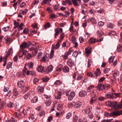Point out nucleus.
Returning a JSON list of instances; mask_svg holds the SVG:
<instances>
[{"label": "nucleus", "mask_w": 122, "mask_h": 122, "mask_svg": "<svg viewBox=\"0 0 122 122\" xmlns=\"http://www.w3.org/2000/svg\"><path fill=\"white\" fill-rule=\"evenodd\" d=\"M70 91H66V96L68 97V99L70 101H71L72 100L74 97L75 95V93L74 92L72 91L69 94Z\"/></svg>", "instance_id": "1"}, {"label": "nucleus", "mask_w": 122, "mask_h": 122, "mask_svg": "<svg viewBox=\"0 0 122 122\" xmlns=\"http://www.w3.org/2000/svg\"><path fill=\"white\" fill-rule=\"evenodd\" d=\"M70 105L71 106L70 107H72L75 106L76 108H79L82 105L81 102L80 101L76 103L73 102L70 104Z\"/></svg>", "instance_id": "2"}, {"label": "nucleus", "mask_w": 122, "mask_h": 122, "mask_svg": "<svg viewBox=\"0 0 122 122\" xmlns=\"http://www.w3.org/2000/svg\"><path fill=\"white\" fill-rule=\"evenodd\" d=\"M96 88L97 90L99 91H102L103 90H105L106 89L105 85L101 83H98Z\"/></svg>", "instance_id": "3"}, {"label": "nucleus", "mask_w": 122, "mask_h": 122, "mask_svg": "<svg viewBox=\"0 0 122 122\" xmlns=\"http://www.w3.org/2000/svg\"><path fill=\"white\" fill-rule=\"evenodd\" d=\"M55 33L54 34V36L55 39L57 38L59 33H61L62 32L63 29L62 28H56L54 30Z\"/></svg>", "instance_id": "4"}, {"label": "nucleus", "mask_w": 122, "mask_h": 122, "mask_svg": "<svg viewBox=\"0 0 122 122\" xmlns=\"http://www.w3.org/2000/svg\"><path fill=\"white\" fill-rule=\"evenodd\" d=\"M31 44L30 42H29L28 43H27L25 42H24L20 45V48L21 49H22L24 48H27L30 46V44Z\"/></svg>", "instance_id": "5"}, {"label": "nucleus", "mask_w": 122, "mask_h": 122, "mask_svg": "<svg viewBox=\"0 0 122 122\" xmlns=\"http://www.w3.org/2000/svg\"><path fill=\"white\" fill-rule=\"evenodd\" d=\"M92 109V107L90 106H88L82 110L86 114L90 113Z\"/></svg>", "instance_id": "6"}, {"label": "nucleus", "mask_w": 122, "mask_h": 122, "mask_svg": "<svg viewBox=\"0 0 122 122\" xmlns=\"http://www.w3.org/2000/svg\"><path fill=\"white\" fill-rule=\"evenodd\" d=\"M64 92L65 91L62 90H61L60 91H58L55 96V98L57 99H60L61 98L62 93H64Z\"/></svg>", "instance_id": "7"}, {"label": "nucleus", "mask_w": 122, "mask_h": 122, "mask_svg": "<svg viewBox=\"0 0 122 122\" xmlns=\"http://www.w3.org/2000/svg\"><path fill=\"white\" fill-rule=\"evenodd\" d=\"M53 67L52 65L49 66L47 68H46L45 69L44 71L45 74H47L49 73V72L53 70Z\"/></svg>", "instance_id": "8"}, {"label": "nucleus", "mask_w": 122, "mask_h": 122, "mask_svg": "<svg viewBox=\"0 0 122 122\" xmlns=\"http://www.w3.org/2000/svg\"><path fill=\"white\" fill-rule=\"evenodd\" d=\"M71 40L72 42L75 45L73 46V47L75 48H77L78 46V43L76 42V37L75 36H73L71 38Z\"/></svg>", "instance_id": "9"}, {"label": "nucleus", "mask_w": 122, "mask_h": 122, "mask_svg": "<svg viewBox=\"0 0 122 122\" xmlns=\"http://www.w3.org/2000/svg\"><path fill=\"white\" fill-rule=\"evenodd\" d=\"M101 74V72L100 71L99 68H97L96 69V71L95 72H94V76L95 78L96 77H100Z\"/></svg>", "instance_id": "10"}, {"label": "nucleus", "mask_w": 122, "mask_h": 122, "mask_svg": "<svg viewBox=\"0 0 122 122\" xmlns=\"http://www.w3.org/2000/svg\"><path fill=\"white\" fill-rule=\"evenodd\" d=\"M45 69L44 67L41 65L39 66L36 68V70L38 72H43L45 73L44 71Z\"/></svg>", "instance_id": "11"}, {"label": "nucleus", "mask_w": 122, "mask_h": 122, "mask_svg": "<svg viewBox=\"0 0 122 122\" xmlns=\"http://www.w3.org/2000/svg\"><path fill=\"white\" fill-rule=\"evenodd\" d=\"M13 95L10 98H15L16 96L19 94L18 92L17 89L16 88H14L13 90Z\"/></svg>", "instance_id": "12"}, {"label": "nucleus", "mask_w": 122, "mask_h": 122, "mask_svg": "<svg viewBox=\"0 0 122 122\" xmlns=\"http://www.w3.org/2000/svg\"><path fill=\"white\" fill-rule=\"evenodd\" d=\"M90 95L92 98H95L97 97L98 95V93L95 90H93L90 93Z\"/></svg>", "instance_id": "13"}, {"label": "nucleus", "mask_w": 122, "mask_h": 122, "mask_svg": "<svg viewBox=\"0 0 122 122\" xmlns=\"http://www.w3.org/2000/svg\"><path fill=\"white\" fill-rule=\"evenodd\" d=\"M25 85V83L23 81L20 80L18 81L17 85L18 87L20 88L23 87Z\"/></svg>", "instance_id": "14"}, {"label": "nucleus", "mask_w": 122, "mask_h": 122, "mask_svg": "<svg viewBox=\"0 0 122 122\" xmlns=\"http://www.w3.org/2000/svg\"><path fill=\"white\" fill-rule=\"evenodd\" d=\"M73 61L70 58L68 59L67 61V65L70 67H72L73 64Z\"/></svg>", "instance_id": "15"}, {"label": "nucleus", "mask_w": 122, "mask_h": 122, "mask_svg": "<svg viewBox=\"0 0 122 122\" xmlns=\"http://www.w3.org/2000/svg\"><path fill=\"white\" fill-rule=\"evenodd\" d=\"M87 95V92L86 91L82 90L80 91L79 93V95L81 97H84Z\"/></svg>", "instance_id": "16"}, {"label": "nucleus", "mask_w": 122, "mask_h": 122, "mask_svg": "<svg viewBox=\"0 0 122 122\" xmlns=\"http://www.w3.org/2000/svg\"><path fill=\"white\" fill-rule=\"evenodd\" d=\"M105 96L107 98L111 99H113L115 98V97L113 96L112 93V94L109 93L106 94Z\"/></svg>", "instance_id": "17"}, {"label": "nucleus", "mask_w": 122, "mask_h": 122, "mask_svg": "<svg viewBox=\"0 0 122 122\" xmlns=\"http://www.w3.org/2000/svg\"><path fill=\"white\" fill-rule=\"evenodd\" d=\"M94 86L92 85H91L87 87L86 89V92L87 93L90 92L91 91H93V89L94 88Z\"/></svg>", "instance_id": "18"}, {"label": "nucleus", "mask_w": 122, "mask_h": 122, "mask_svg": "<svg viewBox=\"0 0 122 122\" xmlns=\"http://www.w3.org/2000/svg\"><path fill=\"white\" fill-rule=\"evenodd\" d=\"M96 39L93 37L90 38L88 42V43L90 44L96 42Z\"/></svg>", "instance_id": "19"}, {"label": "nucleus", "mask_w": 122, "mask_h": 122, "mask_svg": "<svg viewBox=\"0 0 122 122\" xmlns=\"http://www.w3.org/2000/svg\"><path fill=\"white\" fill-rule=\"evenodd\" d=\"M104 32L101 30H98L97 32V34L98 37H100L102 36L104 34Z\"/></svg>", "instance_id": "20"}, {"label": "nucleus", "mask_w": 122, "mask_h": 122, "mask_svg": "<svg viewBox=\"0 0 122 122\" xmlns=\"http://www.w3.org/2000/svg\"><path fill=\"white\" fill-rule=\"evenodd\" d=\"M17 76L21 78H24L25 76V74L21 72H18Z\"/></svg>", "instance_id": "21"}, {"label": "nucleus", "mask_w": 122, "mask_h": 122, "mask_svg": "<svg viewBox=\"0 0 122 122\" xmlns=\"http://www.w3.org/2000/svg\"><path fill=\"white\" fill-rule=\"evenodd\" d=\"M37 90L40 94H41L43 92V87H41L39 86L37 88Z\"/></svg>", "instance_id": "22"}, {"label": "nucleus", "mask_w": 122, "mask_h": 122, "mask_svg": "<svg viewBox=\"0 0 122 122\" xmlns=\"http://www.w3.org/2000/svg\"><path fill=\"white\" fill-rule=\"evenodd\" d=\"M107 26L109 28L112 29L114 26V25L111 22H108L107 24Z\"/></svg>", "instance_id": "23"}, {"label": "nucleus", "mask_w": 122, "mask_h": 122, "mask_svg": "<svg viewBox=\"0 0 122 122\" xmlns=\"http://www.w3.org/2000/svg\"><path fill=\"white\" fill-rule=\"evenodd\" d=\"M8 58V52H6V56H5L3 58V61L4 62V64H3V65L4 66H5L6 64V60Z\"/></svg>", "instance_id": "24"}, {"label": "nucleus", "mask_w": 122, "mask_h": 122, "mask_svg": "<svg viewBox=\"0 0 122 122\" xmlns=\"http://www.w3.org/2000/svg\"><path fill=\"white\" fill-rule=\"evenodd\" d=\"M117 104L116 102H112V107L115 109H117Z\"/></svg>", "instance_id": "25"}, {"label": "nucleus", "mask_w": 122, "mask_h": 122, "mask_svg": "<svg viewBox=\"0 0 122 122\" xmlns=\"http://www.w3.org/2000/svg\"><path fill=\"white\" fill-rule=\"evenodd\" d=\"M63 72L66 73L68 72L69 71V68L67 66H65L63 68L62 70Z\"/></svg>", "instance_id": "26"}, {"label": "nucleus", "mask_w": 122, "mask_h": 122, "mask_svg": "<svg viewBox=\"0 0 122 122\" xmlns=\"http://www.w3.org/2000/svg\"><path fill=\"white\" fill-rule=\"evenodd\" d=\"M15 117L19 118H22L23 117L21 113H18L17 112H15Z\"/></svg>", "instance_id": "27"}, {"label": "nucleus", "mask_w": 122, "mask_h": 122, "mask_svg": "<svg viewBox=\"0 0 122 122\" xmlns=\"http://www.w3.org/2000/svg\"><path fill=\"white\" fill-rule=\"evenodd\" d=\"M112 72H113L112 74L114 75V76L115 77L118 76L119 75V72L117 70L112 71Z\"/></svg>", "instance_id": "28"}, {"label": "nucleus", "mask_w": 122, "mask_h": 122, "mask_svg": "<svg viewBox=\"0 0 122 122\" xmlns=\"http://www.w3.org/2000/svg\"><path fill=\"white\" fill-rule=\"evenodd\" d=\"M38 99L37 96H35L32 99L31 101L32 103H36L38 101Z\"/></svg>", "instance_id": "29"}, {"label": "nucleus", "mask_w": 122, "mask_h": 122, "mask_svg": "<svg viewBox=\"0 0 122 122\" xmlns=\"http://www.w3.org/2000/svg\"><path fill=\"white\" fill-rule=\"evenodd\" d=\"M34 56V55H32L31 54L29 53H28L26 55V58L28 60L30 58L33 57Z\"/></svg>", "instance_id": "30"}, {"label": "nucleus", "mask_w": 122, "mask_h": 122, "mask_svg": "<svg viewBox=\"0 0 122 122\" xmlns=\"http://www.w3.org/2000/svg\"><path fill=\"white\" fill-rule=\"evenodd\" d=\"M49 80V78L47 76L43 77L42 78L43 82H47Z\"/></svg>", "instance_id": "31"}, {"label": "nucleus", "mask_w": 122, "mask_h": 122, "mask_svg": "<svg viewBox=\"0 0 122 122\" xmlns=\"http://www.w3.org/2000/svg\"><path fill=\"white\" fill-rule=\"evenodd\" d=\"M62 82L60 80H57L54 83V84L56 86L59 85L62 83Z\"/></svg>", "instance_id": "32"}, {"label": "nucleus", "mask_w": 122, "mask_h": 122, "mask_svg": "<svg viewBox=\"0 0 122 122\" xmlns=\"http://www.w3.org/2000/svg\"><path fill=\"white\" fill-rule=\"evenodd\" d=\"M61 41L60 40H59L58 41L55 46V49L57 50L59 49L60 47V43Z\"/></svg>", "instance_id": "33"}, {"label": "nucleus", "mask_w": 122, "mask_h": 122, "mask_svg": "<svg viewBox=\"0 0 122 122\" xmlns=\"http://www.w3.org/2000/svg\"><path fill=\"white\" fill-rule=\"evenodd\" d=\"M117 51L119 52H120L122 51V46L120 45H118L117 48Z\"/></svg>", "instance_id": "34"}, {"label": "nucleus", "mask_w": 122, "mask_h": 122, "mask_svg": "<svg viewBox=\"0 0 122 122\" xmlns=\"http://www.w3.org/2000/svg\"><path fill=\"white\" fill-rule=\"evenodd\" d=\"M48 100H46V104L47 106L48 107L50 106L51 104V99H49Z\"/></svg>", "instance_id": "35"}, {"label": "nucleus", "mask_w": 122, "mask_h": 122, "mask_svg": "<svg viewBox=\"0 0 122 122\" xmlns=\"http://www.w3.org/2000/svg\"><path fill=\"white\" fill-rule=\"evenodd\" d=\"M90 20V21L92 24H97V21L93 17H92L90 20Z\"/></svg>", "instance_id": "36"}, {"label": "nucleus", "mask_w": 122, "mask_h": 122, "mask_svg": "<svg viewBox=\"0 0 122 122\" xmlns=\"http://www.w3.org/2000/svg\"><path fill=\"white\" fill-rule=\"evenodd\" d=\"M35 115L34 114H31L30 115L29 118L30 120L31 119L33 120L35 119Z\"/></svg>", "instance_id": "37"}, {"label": "nucleus", "mask_w": 122, "mask_h": 122, "mask_svg": "<svg viewBox=\"0 0 122 122\" xmlns=\"http://www.w3.org/2000/svg\"><path fill=\"white\" fill-rule=\"evenodd\" d=\"M62 65L61 64L59 65L57 67L56 69V71H60L62 68Z\"/></svg>", "instance_id": "38"}, {"label": "nucleus", "mask_w": 122, "mask_h": 122, "mask_svg": "<svg viewBox=\"0 0 122 122\" xmlns=\"http://www.w3.org/2000/svg\"><path fill=\"white\" fill-rule=\"evenodd\" d=\"M59 4L55 5L53 7L54 10L56 11L59 8Z\"/></svg>", "instance_id": "39"}, {"label": "nucleus", "mask_w": 122, "mask_h": 122, "mask_svg": "<svg viewBox=\"0 0 122 122\" xmlns=\"http://www.w3.org/2000/svg\"><path fill=\"white\" fill-rule=\"evenodd\" d=\"M87 75L89 77L95 78L94 76V72L93 73L89 72L87 73Z\"/></svg>", "instance_id": "40"}, {"label": "nucleus", "mask_w": 122, "mask_h": 122, "mask_svg": "<svg viewBox=\"0 0 122 122\" xmlns=\"http://www.w3.org/2000/svg\"><path fill=\"white\" fill-rule=\"evenodd\" d=\"M51 1V0H43L41 4L42 5H43L45 4H47Z\"/></svg>", "instance_id": "41"}, {"label": "nucleus", "mask_w": 122, "mask_h": 122, "mask_svg": "<svg viewBox=\"0 0 122 122\" xmlns=\"http://www.w3.org/2000/svg\"><path fill=\"white\" fill-rule=\"evenodd\" d=\"M28 97L30 98H32L34 96V92H33L31 91H30L27 94Z\"/></svg>", "instance_id": "42"}, {"label": "nucleus", "mask_w": 122, "mask_h": 122, "mask_svg": "<svg viewBox=\"0 0 122 122\" xmlns=\"http://www.w3.org/2000/svg\"><path fill=\"white\" fill-rule=\"evenodd\" d=\"M113 114L114 116H117L121 115L119 111L114 112H113Z\"/></svg>", "instance_id": "43"}, {"label": "nucleus", "mask_w": 122, "mask_h": 122, "mask_svg": "<svg viewBox=\"0 0 122 122\" xmlns=\"http://www.w3.org/2000/svg\"><path fill=\"white\" fill-rule=\"evenodd\" d=\"M112 102L109 101H107L105 102L106 105L108 106L112 107Z\"/></svg>", "instance_id": "44"}, {"label": "nucleus", "mask_w": 122, "mask_h": 122, "mask_svg": "<svg viewBox=\"0 0 122 122\" xmlns=\"http://www.w3.org/2000/svg\"><path fill=\"white\" fill-rule=\"evenodd\" d=\"M116 34V31L113 30L109 32L108 34V35L110 36L115 35Z\"/></svg>", "instance_id": "45"}, {"label": "nucleus", "mask_w": 122, "mask_h": 122, "mask_svg": "<svg viewBox=\"0 0 122 122\" xmlns=\"http://www.w3.org/2000/svg\"><path fill=\"white\" fill-rule=\"evenodd\" d=\"M114 58V57L113 56H111L109 57L108 61L109 63H111L113 62Z\"/></svg>", "instance_id": "46"}, {"label": "nucleus", "mask_w": 122, "mask_h": 122, "mask_svg": "<svg viewBox=\"0 0 122 122\" xmlns=\"http://www.w3.org/2000/svg\"><path fill=\"white\" fill-rule=\"evenodd\" d=\"M23 25V24L22 23H21L17 28L18 30L19 31L22 30V26Z\"/></svg>", "instance_id": "47"}, {"label": "nucleus", "mask_w": 122, "mask_h": 122, "mask_svg": "<svg viewBox=\"0 0 122 122\" xmlns=\"http://www.w3.org/2000/svg\"><path fill=\"white\" fill-rule=\"evenodd\" d=\"M39 80L36 78H35L33 79V82L34 83L37 84L38 83Z\"/></svg>", "instance_id": "48"}, {"label": "nucleus", "mask_w": 122, "mask_h": 122, "mask_svg": "<svg viewBox=\"0 0 122 122\" xmlns=\"http://www.w3.org/2000/svg\"><path fill=\"white\" fill-rule=\"evenodd\" d=\"M47 58V57L46 55L44 56L41 58V60L43 62H45L46 61V59Z\"/></svg>", "instance_id": "49"}, {"label": "nucleus", "mask_w": 122, "mask_h": 122, "mask_svg": "<svg viewBox=\"0 0 122 122\" xmlns=\"http://www.w3.org/2000/svg\"><path fill=\"white\" fill-rule=\"evenodd\" d=\"M73 122H77L78 119V117L76 115H74L73 117Z\"/></svg>", "instance_id": "50"}, {"label": "nucleus", "mask_w": 122, "mask_h": 122, "mask_svg": "<svg viewBox=\"0 0 122 122\" xmlns=\"http://www.w3.org/2000/svg\"><path fill=\"white\" fill-rule=\"evenodd\" d=\"M29 30L27 28H25L23 31V33L25 34H27L28 33Z\"/></svg>", "instance_id": "51"}, {"label": "nucleus", "mask_w": 122, "mask_h": 122, "mask_svg": "<svg viewBox=\"0 0 122 122\" xmlns=\"http://www.w3.org/2000/svg\"><path fill=\"white\" fill-rule=\"evenodd\" d=\"M50 26V24L49 22H48L46 23L44 26V28L45 29H46L48 28H49Z\"/></svg>", "instance_id": "52"}, {"label": "nucleus", "mask_w": 122, "mask_h": 122, "mask_svg": "<svg viewBox=\"0 0 122 122\" xmlns=\"http://www.w3.org/2000/svg\"><path fill=\"white\" fill-rule=\"evenodd\" d=\"M8 122H17V121L14 119V117H12L10 120H8Z\"/></svg>", "instance_id": "53"}, {"label": "nucleus", "mask_w": 122, "mask_h": 122, "mask_svg": "<svg viewBox=\"0 0 122 122\" xmlns=\"http://www.w3.org/2000/svg\"><path fill=\"white\" fill-rule=\"evenodd\" d=\"M34 65V64L33 62H30L28 64V66L29 68H31L33 67Z\"/></svg>", "instance_id": "54"}, {"label": "nucleus", "mask_w": 122, "mask_h": 122, "mask_svg": "<svg viewBox=\"0 0 122 122\" xmlns=\"http://www.w3.org/2000/svg\"><path fill=\"white\" fill-rule=\"evenodd\" d=\"M21 106L20 105H19V104L16 103L15 107V108L17 109V110H18V109H19L21 107Z\"/></svg>", "instance_id": "55"}, {"label": "nucleus", "mask_w": 122, "mask_h": 122, "mask_svg": "<svg viewBox=\"0 0 122 122\" xmlns=\"http://www.w3.org/2000/svg\"><path fill=\"white\" fill-rule=\"evenodd\" d=\"M78 54V53L77 51H75L74 52H73L72 54V56L76 58L77 57Z\"/></svg>", "instance_id": "56"}, {"label": "nucleus", "mask_w": 122, "mask_h": 122, "mask_svg": "<svg viewBox=\"0 0 122 122\" xmlns=\"http://www.w3.org/2000/svg\"><path fill=\"white\" fill-rule=\"evenodd\" d=\"M14 106V104L12 102H10L8 104V107L10 108H13Z\"/></svg>", "instance_id": "57"}, {"label": "nucleus", "mask_w": 122, "mask_h": 122, "mask_svg": "<svg viewBox=\"0 0 122 122\" xmlns=\"http://www.w3.org/2000/svg\"><path fill=\"white\" fill-rule=\"evenodd\" d=\"M72 115V114L71 112L68 113L66 115V117L67 119H69L71 117Z\"/></svg>", "instance_id": "58"}, {"label": "nucleus", "mask_w": 122, "mask_h": 122, "mask_svg": "<svg viewBox=\"0 0 122 122\" xmlns=\"http://www.w3.org/2000/svg\"><path fill=\"white\" fill-rule=\"evenodd\" d=\"M110 70V68H106L103 70V72L104 74H106Z\"/></svg>", "instance_id": "59"}, {"label": "nucleus", "mask_w": 122, "mask_h": 122, "mask_svg": "<svg viewBox=\"0 0 122 122\" xmlns=\"http://www.w3.org/2000/svg\"><path fill=\"white\" fill-rule=\"evenodd\" d=\"M24 52H23V51H21L19 53V56L20 57H22L25 54Z\"/></svg>", "instance_id": "60"}, {"label": "nucleus", "mask_w": 122, "mask_h": 122, "mask_svg": "<svg viewBox=\"0 0 122 122\" xmlns=\"http://www.w3.org/2000/svg\"><path fill=\"white\" fill-rule=\"evenodd\" d=\"M105 99V98L102 96H100L98 98V100L101 101H103Z\"/></svg>", "instance_id": "61"}, {"label": "nucleus", "mask_w": 122, "mask_h": 122, "mask_svg": "<svg viewBox=\"0 0 122 122\" xmlns=\"http://www.w3.org/2000/svg\"><path fill=\"white\" fill-rule=\"evenodd\" d=\"M72 2L74 5L75 6H77L78 5L76 0H72Z\"/></svg>", "instance_id": "62"}, {"label": "nucleus", "mask_w": 122, "mask_h": 122, "mask_svg": "<svg viewBox=\"0 0 122 122\" xmlns=\"http://www.w3.org/2000/svg\"><path fill=\"white\" fill-rule=\"evenodd\" d=\"M87 115L91 119L93 117V114L91 112H90V113H89V114H87Z\"/></svg>", "instance_id": "63"}, {"label": "nucleus", "mask_w": 122, "mask_h": 122, "mask_svg": "<svg viewBox=\"0 0 122 122\" xmlns=\"http://www.w3.org/2000/svg\"><path fill=\"white\" fill-rule=\"evenodd\" d=\"M26 3L24 2H23L20 5V7L21 8L23 7L26 5Z\"/></svg>", "instance_id": "64"}]
</instances>
